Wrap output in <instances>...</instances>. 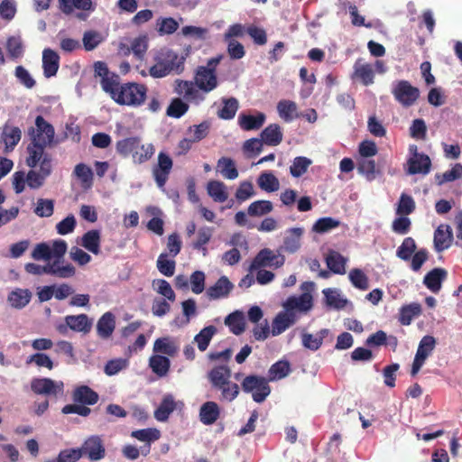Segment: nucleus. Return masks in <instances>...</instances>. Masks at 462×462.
I'll use <instances>...</instances> for the list:
<instances>
[{
  "instance_id": "nucleus-1",
  "label": "nucleus",
  "mask_w": 462,
  "mask_h": 462,
  "mask_svg": "<svg viewBox=\"0 0 462 462\" xmlns=\"http://www.w3.org/2000/svg\"><path fill=\"white\" fill-rule=\"evenodd\" d=\"M25 163L31 170L26 174V183L32 189L43 186L46 179L52 172V155L38 145L26 148Z\"/></svg>"
},
{
  "instance_id": "nucleus-2",
  "label": "nucleus",
  "mask_w": 462,
  "mask_h": 462,
  "mask_svg": "<svg viewBox=\"0 0 462 462\" xmlns=\"http://www.w3.org/2000/svg\"><path fill=\"white\" fill-rule=\"evenodd\" d=\"M155 64L149 69L152 78H163L171 73L180 74L184 70L185 57H180L170 49L161 50L154 57Z\"/></svg>"
},
{
  "instance_id": "nucleus-3",
  "label": "nucleus",
  "mask_w": 462,
  "mask_h": 462,
  "mask_svg": "<svg viewBox=\"0 0 462 462\" xmlns=\"http://www.w3.org/2000/svg\"><path fill=\"white\" fill-rule=\"evenodd\" d=\"M116 152L124 156H132L134 163L142 164L149 161L155 152L152 143H142L140 137H127L116 142Z\"/></svg>"
},
{
  "instance_id": "nucleus-4",
  "label": "nucleus",
  "mask_w": 462,
  "mask_h": 462,
  "mask_svg": "<svg viewBox=\"0 0 462 462\" xmlns=\"http://www.w3.org/2000/svg\"><path fill=\"white\" fill-rule=\"evenodd\" d=\"M223 59V55L219 54L208 60L206 65L198 66L194 71V82L180 81L178 87H217V68Z\"/></svg>"
},
{
  "instance_id": "nucleus-5",
  "label": "nucleus",
  "mask_w": 462,
  "mask_h": 462,
  "mask_svg": "<svg viewBox=\"0 0 462 462\" xmlns=\"http://www.w3.org/2000/svg\"><path fill=\"white\" fill-rule=\"evenodd\" d=\"M269 380L259 375L250 374L244 378L241 383L242 390L246 393H252L255 402H263L271 393Z\"/></svg>"
},
{
  "instance_id": "nucleus-6",
  "label": "nucleus",
  "mask_w": 462,
  "mask_h": 462,
  "mask_svg": "<svg viewBox=\"0 0 462 462\" xmlns=\"http://www.w3.org/2000/svg\"><path fill=\"white\" fill-rule=\"evenodd\" d=\"M24 269L31 274L42 275L46 273L63 279L73 277L76 273V269L71 263L58 265V262L48 263L43 266L28 263L25 264Z\"/></svg>"
},
{
  "instance_id": "nucleus-7",
  "label": "nucleus",
  "mask_w": 462,
  "mask_h": 462,
  "mask_svg": "<svg viewBox=\"0 0 462 462\" xmlns=\"http://www.w3.org/2000/svg\"><path fill=\"white\" fill-rule=\"evenodd\" d=\"M147 88H104L119 105L140 106L146 97Z\"/></svg>"
},
{
  "instance_id": "nucleus-8",
  "label": "nucleus",
  "mask_w": 462,
  "mask_h": 462,
  "mask_svg": "<svg viewBox=\"0 0 462 462\" xmlns=\"http://www.w3.org/2000/svg\"><path fill=\"white\" fill-rule=\"evenodd\" d=\"M35 125L37 132L33 134L32 141L27 147L38 145L45 151L47 146H51L53 143L55 134L54 128L42 116H38L36 117Z\"/></svg>"
},
{
  "instance_id": "nucleus-9",
  "label": "nucleus",
  "mask_w": 462,
  "mask_h": 462,
  "mask_svg": "<svg viewBox=\"0 0 462 462\" xmlns=\"http://www.w3.org/2000/svg\"><path fill=\"white\" fill-rule=\"evenodd\" d=\"M79 448L82 457L90 461H99L106 455L104 439L99 435L88 436Z\"/></svg>"
},
{
  "instance_id": "nucleus-10",
  "label": "nucleus",
  "mask_w": 462,
  "mask_h": 462,
  "mask_svg": "<svg viewBox=\"0 0 462 462\" xmlns=\"http://www.w3.org/2000/svg\"><path fill=\"white\" fill-rule=\"evenodd\" d=\"M64 323L57 326V330L61 335H66L69 329L75 332L88 334L92 328V319L87 314L68 315Z\"/></svg>"
},
{
  "instance_id": "nucleus-11",
  "label": "nucleus",
  "mask_w": 462,
  "mask_h": 462,
  "mask_svg": "<svg viewBox=\"0 0 462 462\" xmlns=\"http://www.w3.org/2000/svg\"><path fill=\"white\" fill-rule=\"evenodd\" d=\"M95 77L100 78L102 87H142L135 82H128L120 84L119 76L108 69V67L104 61H97L94 64Z\"/></svg>"
},
{
  "instance_id": "nucleus-12",
  "label": "nucleus",
  "mask_w": 462,
  "mask_h": 462,
  "mask_svg": "<svg viewBox=\"0 0 462 462\" xmlns=\"http://www.w3.org/2000/svg\"><path fill=\"white\" fill-rule=\"evenodd\" d=\"M31 390L35 394L46 396H57L62 394L64 384L61 381H54L51 378H33L31 381Z\"/></svg>"
},
{
  "instance_id": "nucleus-13",
  "label": "nucleus",
  "mask_w": 462,
  "mask_h": 462,
  "mask_svg": "<svg viewBox=\"0 0 462 462\" xmlns=\"http://www.w3.org/2000/svg\"><path fill=\"white\" fill-rule=\"evenodd\" d=\"M285 258L282 254H275L269 248L262 249L254 258L250 269L255 270L262 267L279 268L284 264Z\"/></svg>"
},
{
  "instance_id": "nucleus-14",
  "label": "nucleus",
  "mask_w": 462,
  "mask_h": 462,
  "mask_svg": "<svg viewBox=\"0 0 462 462\" xmlns=\"http://www.w3.org/2000/svg\"><path fill=\"white\" fill-rule=\"evenodd\" d=\"M412 156L408 160V173L428 174L431 168V161L427 154L418 152L416 145H411L409 148Z\"/></svg>"
},
{
  "instance_id": "nucleus-15",
  "label": "nucleus",
  "mask_w": 462,
  "mask_h": 462,
  "mask_svg": "<svg viewBox=\"0 0 462 462\" xmlns=\"http://www.w3.org/2000/svg\"><path fill=\"white\" fill-rule=\"evenodd\" d=\"M436 345V340L432 336H425L420 340L413 363L411 370V376H415L421 366L423 365L425 360L431 354Z\"/></svg>"
},
{
  "instance_id": "nucleus-16",
  "label": "nucleus",
  "mask_w": 462,
  "mask_h": 462,
  "mask_svg": "<svg viewBox=\"0 0 462 462\" xmlns=\"http://www.w3.org/2000/svg\"><path fill=\"white\" fill-rule=\"evenodd\" d=\"M172 164V160L168 154L162 152L159 153L158 163L152 170L154 180L159 188H163L166 184Z\"/></svg>"
},
{
  "instance_id": "nucleus-17",
  "label": "nucleus",
  "mask_w": 462,
  "mask_h": 462,
  "mask_svg": "<svg viewBox=\"0 0 462 462\" xmlns=\"http://www.w3.org/2000/svg\"><path fill=\"white\" fill-rule=\"evenodd\" d=\"M116 329V316L110 312H105L97 322V334L101 339H108Z\"/></svg>"
},
{
  "instance_id": "nucleus-18",
  "label": "nucleus",
  "mask_w": 462,
  "mask_h": 462,
  "mask_svg": "<svg viewBox=\"0 0 462 462\" xmlns=\"http://www.w3.org/2000/svg\"><path fill=\"white\" fill-rule=\"evenodd\" d=\"M234 285L226 276H221L213 286L207 290V295L211 300L226 298L233 290Z\"/></svg>"
},
{
  "instance_id": "nucleus-19",
  "label": "nucleus",
  "mask_w": 462,
  "mask_h": 462,
  "mask_svg": "<svg viewBox=\"0 0 462 462\" xmlns=\"http://www.w3.org/2000/svg\"><path fill=\"white\" fill-rule=\"evenodd\" d=\"M72 399L77 403L94 405L98 402L99 396L89 386L80 385L73 391Z\"/></svg>"
},
{
  "instance_id": "nucleus-20",
  "label": "nucleus",
  "mask_w": 462,
  "mask_h": 462,
  "mask_svg": "<svg viewBox=\"0 0 462 462\" xmlns=\"http://www.w3.org/2000/svg\"><path fill=\"white\" fill-rule=\"evenodd\" d=\"M284 308L289 313H292L294 310L307 311L312 308V296L305 292L299 297H290L284 303Z\"/></svg>"
},
{
  "instance_id": "nucleus-21",
  "label": "nucleus",
  "mask_w": 462,
  "mask_h": 462,
  "mask_svg": "<svg viewBox=\"0 0 462 462\" xmlns=\"http://www.w3.org/2000/svg\"><path fill=\"white\" fill-rule=\"evenodd\" d=\"M447 271L443 268H434L423 279L424 285L432 292L437 293L441 288L442 282L447 277Z\"/></svg>"
},
{
  "instance_id": "nucleus-22",
  "label": "nucleus",
  "mask_w": 462,
  "mask_h": 462,
  "mask_svg": "<svg viewBox=\"0 0 462 462\" xmlns=\"http://www.w3.org/2000/svg\"><path fill=\"white\" fill-rule=\"evenodd\" d=\"M60 66V57L54 51L45 49L42 52V68L46 78L55 76Z\"/></svg>"
},
{
  "instance_id": "nucleus-23",
  "label": "nucleus",
  "mask_w": 462,
  "mask_h": 462,
  "mask_svg": "<svg viewBox=\"0 0 462 462\" xmlns=\"http://www.w3.org/2000/svg\"><path fill=\"white\" fill-rule=\"evenodd\" d=\"M22 137V132L19 127L5 125L2 132V140L5 143V152H12Z\"/></svg>"
},
{
  "instance_id": "nucleus-24",
  "label": "nucleus",
  "mask_w": 462,
  "mask_h": 462,
  "mask_svg": "<svg viewBox=\"0 0 462 462\" xmlns=\"http://www.w3.org/2000/svg\"><path fill=\"white\" fill-rule=\"evenodd\" d=\"M220 415V409L215 402H206L199 409V420L204 425L214 424Z\"/></svg>"
},
{
  "instance_id": "nucleus-25",
  "label": "nucleus",
  "mask_w": 462,
  "mask_h": 462,
  "mask_svg": "<svg viewBox=\"0 0 462 462\" xmlns=\"http://www.w3.org/2000/svg\"><path fill=\"white\" fill-rule=\"evenodd\" d=\"M231 377V370L226 365H217L208 373V378L213 388L221 387Z\"/></svg>"
},
{
  "instance_id": "nucleus-26",
  "label": "nucleus",
  "mask_w": 462,
  "mask_h": 462,
  "mask_svg": "<svg viewBox=\"0 0 462 462\" xmlns=\"http://www.w3.org/2000/svg\"><path fill=\"white\" fill-rule=\"evenodd\" d=\"M265 119V115L261 112H258L254 116L242 114L238 117V123L243 130H258L263 125Z\"/></svg>"
},
{
  "instance_id": "nucleus-27",
  "label": "nucleus",
  "mask_w": 462,
  "mask_h": 462,
  "mask_svg": "<svg viewBox=\"0 0 462 462\" xmlns=\"http://www.w3.org/2000/svg\"><path fill=\"white\" fill-rule=\"evenodd\" d=\"M282 132L281 126L277 124H272L265 127L261 133L263 143L271 146H276L282 141Z\"/></svg>"
},
{
  "instance_id": "nucleus-28",
  "label": "nucleus",
  "mask_w": 462,
  "mask_h": 462,
  "mask_svg": "<svg viewBox=\"0 0 462 462\" xmlns=\"http://www.w3.org/2000/svg\"><path fill=\"white\" fill-rule=\"evenodd\" d=\"M326 263L330 272L337 274L346 273V259L340 253L330 250L326 257Z\"/></svg>"
},
{
  "instance_id": "nucleus-29",
  "label": "nucleus",
  "mask_w": 462,
  "mask_h": 462,
  "mask_svg": "<svg viewBox=\"0 0 462 462\" xmlns=\"http://www.w3.org/2000/svg\"><path fill=\"white\" fill-rule=\"evenodd\" d=\"M295 322V315L293 313L281 312L273 321L272 334L278 336L284 332L290 326Z\"/></svg>"
},
{
  "instance_id": "nucleus-30",
  "label": "nucleus",
  "mask_w": 462,
  "mask_h": 462,
  "mask_svg": "<svg viewBox=\"0 0 462 462\" xmlns=\"http://www.w3.org/2000/svg\"><path fill=\"white\" fill-rule=\"evenodd\" d=\"M176 403L171 395H166L162 400L159 407L154 411V418L158 421H166L171 413L175 410Z\"/></svg>"
},
{
  "instance_id": "nucleus-31",
  "label": "nucleus",
  "mask_w": 462,
  "mask_h": 462,
  "mask_svg": "<svg viewBox=\"0 0 462 462\" xmlns=\"http://www.w3.org/2000/svg\"><path fill=\"white\" fill-rule=\"evenodd\" d=\"M452 235L448 226L446 230L439 226L434 232V247L437 252H442L450 246Z\"/></svg>"
},
{
  "instance_id": "nucleus-32",
  "label": "nucleus",
  "mask_w": 462,
  "mask_h": 462,
  "mask_svg": "<svg viewBox=\"0 0 462 462\" xmlns=\"http://www.w3.org/2000/svg\"><path fill=\"white\" fill-rule=\"evenodd\" d=\"M100 232L96 229L86 232L82 236V246L94 254L100 253Z\"/></svg>"
},
{
  "instance_id": "nucleus-33",
  "label": "nucleus",
  "mask_w": 462,
  "mask_h": 462,
  "mask_svg": "<svg viewBox=\"0 0 462 462\" xmlns=\"http://www.w3.org/2000/svg\"><path fill=\"white\" fill-rule=\"evenodd\" d=\"M328 335V329L323 328L319 331L317 336H313L310 333H302L301 340L304 347L311 350L317 351L323 343V339Z\"/></svg>"
},
{
  "instance_id": "nucleus-34",
  "label": "nucleus",
  "mask_w": 462,
  "mask_h": 462,
  "mask_svg": "<svg viewBox=\"0 0 462 462\" xmlns=\"http://www.w3.org/2000/svg\"><path fill=\"white\" fill-rule=\"evenodd\" d=\"M396 100L404 106H411L419 97V88H393Z\"/></svg>"
},
{
  "instance_id": "nucleus-35",
  "label": "nucleus",
  "mask_w": 462,
  "mask_h": 462,
  "mask_svg": "<svg viewBox=\"0 0 462 462\" xmlns=\"http://www.w3.org/2000/svg\"><path fill=\"white\" fill-rule=\"evenodd\" d=\"M217 170L227 180H235L238 177V171L235 162L228 157H221L217 161Z\"/></svg>"
},
{
  "instance_id": "nucleus-36",
  "label": "nucleus",
  "mask_w": 462,
  "mask_h": 462,
  "mask_svg": "<svg viewBox=\"0 0 462 462\" xmlns=\"http://www.w3.org/2000/svg\"><path fill=\"white\" fill-rule=\"evenodd\" d=\"M149 365L154 374L162 377L168 374L171 366V361L166 356L154 355L150 357Z\"/></svg>"
},
{
  "instance_id": "nucleus-37",
  "label": "nucleus",
  "mask_w": 462,
  "mask_h": 462,
  "mask_svg": "<svg viewBox=\"0 0 462 462\" xmlns=\"http://www.w3.org/2000/svg\"><path fill=\"white\" fill-rule=\"evenodd\" d=\"M207 190L208 195L217 202H225L228 198L226 185L219 180L208 181Z\"/></svg>"
},
{
  "instance_id": "nucleus-38",
  "label": "nucleus",
  "mask_w": 462,
  "mask_h": 462,
  "mask_svg": "<svg viewBox=\"0 0 462 462\" xmlns=\"http://www.w3.org/2000/svg\"><path fill=\"white\" fill-rule=\"evenodd\" d=\"M421 312V307L419 303H411L404 305L400 309L399 322L403 326L411 323L414 317L419 316Z\"/></svg>"
},
{
  "instance_id": "nucleus-39",
  "label": "nucleus",
  "mask_w": 462,
  "mask_h": 462,
  "mask_svg": "<svg viewBox=\"0 0 462 462\" xmlns=\"http://www.w3.org/2000/svg\"><path fill=\"white\" fill-rule=\"evenodd\" d=\"M225 324L229 327L233 334L237 336L242 334L245 329V318L240 311H235L229 314L225 319Z\"/></svg>"
},
{
  "instance_id": "nucleus-40",
  "label": "nucleus",
  "mask_w": 462,
  "mask_h": 462,
  "mask_svg": "<svg viewBox=\"0 0 462 462\" xmlns=\"http://www.w3.org/2000/svg\"><path fill=\"white\" fill-rule=\"evenodd\" d=\"M291 373V365L287 360H280L271 365L268 371L269 381L281 380Z\"/></svg>"
},
{
  "instance_id": "nucleus-41",
  "label": "nucleus",
  "mask_w": 462,
  "mask_h": 462,
  "mask_svg": "<svg viewBox=\"0 0 462 462\" xmlns=\"http://www.w3.org/2000/svg\"><path fill=\"white\" fill-rule=\"evenodd\" d=\"M273 205L270 200H256L252 202L247 208V215L254 217H260L271 213Z\"/></svg>"
},
{
  "instance_id": "nucleus-42",
  "label": "nucleus",
  "mask_w": 462,
  "mask_h": 462,
  "mask_svg": "<svg viewBox=\"0 0 462 462\" xmlns=\"http://www.w3.org/2000/svg\"><path fill=\"white\" fill-rule=\"evenodd\" d=\"M279 116L285 122H291L298 116L297 106L295 102L290 100H281L277 105Z\"/></svg>"
},
{
  "instance_id": "nucleus-43",
  "label": "nucleus",
  "mask_w": 462,
  "mask_h": 462,
  "mask_svg": "<svg viewBox=\"0 0 462 462\" xmlns=\"http://www.w3.org/2000/svg\"><path fill=\"white\" fill-rule=\"evenodd\" d=\"M288 236L284 239V248L290 253L296 252L300 246V237L303 231L300 227L291 228Z\"/></svg>"
},
{
  "instance_id": "nucleus-44",
  "label": "nucleus",
  "mask_w": 462,
  "mask_h": 462,
  "mask_svg": "<svg viewBox=\"0 0 462 462\" xmlns=\"http://www.w3.org/2000/svg\"><path fill=\"white\" fill-rule=\"evenodd\" d=\"M258 186L266 192H274L279 189L280 182L272 172H263L257 180Z\"/></svg>"
},
{
  "instance_id": "nucleus-45",
  "label": "nucleus",
  "mask_w": 462,
  "mask_h": 462,
  "mask_svg": "<svg viewBox=\"0 0 462 462\" xmlns=\"http://www.w3.org/2000/svg\"><path fill=\"white\" fill-rule=\"evenodd\" d=\"M31 300V293L28 290L18 289L12 291L8 296V300L12 307L22 309L25 307Z\"/></svg>"
},
{
  "instance_id": "nucleus-46",
  "label": "nucleus",
  "mask_w": 462,
  "mask_h": 462,
  "mask_svg": "<svg viewBox=\"0 0 462 462\" xmlns=\"http://www.w3.org/2000/svg\"><path fill=\"white\" fill-rule=\"evenodd\" d=\"M416 248L415 240L412 237H406L398 247L396 255L403 261H409L415 253Z\"/></svg>"
},
{
  "instance_id": "nucleus-47",
  "label": "nucleus",
  "mask_w": 462,
  "mask_h": 462,
  "mask_svg": "<svg viewBox=\"0 0 462 462\" xmlns=\"http://www.w3.org/2000/svg\"><path fill=\"white\" fill-rule=\"evenodd\" d=\"M216 331V328L210 325L201 329L200 332L198 335H196L194 339L197 342L198 348L200 351L203 352L208 348L210 340L213 337Z\"/></svg>"
},
{
  "instance_id": "nucleus-48",
  "label": "nucleus",
  "mask_w": 462,
  "mask_h": 462,
  "mask_svg": "<svg viewBox=\"0 0 462 462\" xmlns=\"http://www.w3.org/2000/svg\"><path fill=\"white\" fill-rule=\"evenodd\" d=\"M311 162V160L307 157L298 156L294 158L292 164L290 167V173L294 178H299L308 171Z\"/></svg>"
},
{
  "instance_id": "nucleus-49",
  "label": "nucleus",
  "mask_w": 462,
  "mask_h": 462,
  "mask_svg": "<svg viewBox=\"0 0 462 462\" xmlns=\"http://www.w3.org/2000/svg\"><path fill=\"white\" fill-rule=\"evenodd\" d=\"M415 201L411 196L402 193L396 208V214L400 216H408L415 210Z\"/></svg>"
},
{
  "instance_id": "nucleus-50",
  "label": "nucleus",
  "mask_w": 462,
  "mask_h": 462,
  "mask_svg": "<svg viewBox=\"0 0 462 462\" xmlns=\"http://www.w3.org/2000/svg\"><path fill=\"white\" fill-rule=\"evenodd\" d=\"M348 277L354 287L362 291L369 288L368 277L361 269H352L349 272Z\"/></svg>"
},
{
  "instance_id": "nucleus-51",
  "label": "nucleus",
  "mask_w": 462,
  "mask_h": 462,
  "mask_svg": "<svg viewBox=\"0 0 462 462\" xmlns=\"http://www.w3.org/2000/svg\"><path fill=\"white\" fill-rule=\"evenodd\" d=\"M156 265L159 272L167 277L172 276L175 273L176 263L168 259L167 254L162 253L159 255Z\"/></svg>"
},
{
  "instance_id": "nucleus-52",
  "label": "nucleus",
  "mask_w": 462,
  "mask_h": 462,
  "mask_svg": "<svg viewBox=\"0 0 462 462\" xmlns=\"http://www.w3.org/2000/svg\"><path fill=\"white\" fill-rule=\"evenodd\" d=\"M327 305L337 309L342 310L347 304V300L342 299L337 291L332 289H326L323 291Z\"/></svg>"
},
{
  "instance_id": "nucleus-53",
  "label": "nucleus",
  "mask_w": 462,
  "mask_h": 462,
  "mask_svg": "<svg viewBox=\"0 0 462 462\" xmlns=\"http://www.w3.org/2000/svg\"><path fill=\"white\" fill-rule=\"evenodd\" d=\"M6 50L9 56L18 59L23 54V42L20 36H10L6 41Z\"/></svg>"
},
{
  "instance_id": "nucleus-54",
  "label": "nucleus",
  "mask_w": 462,
  "mask_h": 462,
  "mask_svg": "<svg viewBox=\"0 0 462 462\" xmlns=\"http://www.w3.org/2000/svg\"><path fill=\"white\" fill-rule=\"evenodd\" d=\"M131 436L140 441L152 442L160 439L161 432L157 429L147 428L134 430L132 432Z\"/></svg>"
},
{
  "instance_id": "nucleus-55",
  "label": "nucleus",
  "mask_w": 462,
  "mask_h": 462,
  "mask_svg": "<svg viewBox=\"0 0 462 462\" xmlns=\"http://www.w3.org/2000/svg\"><path fill=\"white\" fill-rule=\"evenodd\" d=\"M340 225V222L330 217L319 218L312 226V231L316 233L328 232Z\"/></svg>"
},
{
  "instance_id": "nucleus-56",
  "label": "nucleus",
  "mask_w": 462,
  "mask_h": 462,
  "mask_svg": "<svg viewBox=\"0 0 462 462\" xmlns=\"http://www.w3.org/2000/svg\"><path fill=\"white\" fill-rule=\"evenodd\" d=\"M221 392V400L226 402L234 401L239 394V386L236 383L227 380L221 387L217 388Z\"/></svg>"
},
{
  "instance_id": "nucleus-57",
  "label": "nucleus",
  "mask_w": 462,
  "mask_h": 462,
  "mask_svg": "<svg viewBox=\"0 0 462 462\" xmlns=\"http://www.w3.org/2000/svg\"><path fill=\"white\" fill-rule=\"evenodd\" d=\"M357 170L359 173L365 176L367 180L371 181L375 179L376 166L374 160L367 158L360 160L358 162Z\"/></svg>"
},
{
  "instance_id": "nucleus-58",
  "label": "nucleus",
  "mask_w": 462,
  "mask_h": 462,
  "mask_svg": "<svg viewBox=\"0 0 462 462\" xmlns=\"http://www.w3.org/2000/svg\"><path fill=\"white\" fill-rule=\"evenodd\" d=\"M130 46L136 60H143L148 49L147 37L143 35L134 38Z\"/></svg>"
},
{
  "instance_id": "nucleus-59",
  "label": "nucleus",
  "mask_w": 462,
  "mask_h": 462,
  "mask_svg": "<svg viewBox=\"0 0 462 462\" xmlns=\"http://www.w3.org/2000/svg\"><path fill=\"white\" fill-rule=\"evenodd\" d=\"M189 109L188 104L183 102L180 98L176 97L172 99L167 108V116L173 118L181 117Z\"/></svg>"
},
{
  "instance_id": "nucleus-60",
  "label": "nucleus",
  "mask_w": 462,
  "mask_h": 462,
  "mask_svg": "<svg viewBox=\"0 0 462 462\" xmlns=\"http://www.w3.org/2000/svg\"><path fill=\"white\" fill-rule=\"evenodd\" d=\"M210 128V124L208 121H203L202 123L199 125H195L193 126H190L188 129V133L191 135L189 136L195 143H198L204 138L207 137Z\"/></svg>"
},
{
  "instance_id": "nucleus-61",
  "label": "nucleus",
  "mask_w": 462,
  "mask_h": 462,
  "mask_svg": "<svg viewBox=\"0 0 462 462\" xmlns=\"http://www.w3.org/2000/svg\"><path fill=\"white\" fill-rule=\"evenodd\" d=\"M153 351L173 356L177 352L176 346L167 337L158 338L153 345Z\"/></svg>"
},
{
  "instance_id": "nucleus-62",
  "label": "nucleus",
  "mask_w": 462,
  "mask_h": 462,
  "mask_svg": "<svg viewBox=\"0 0 462 462\" xmlns=\"http://www.w3.org/2000/svg\"><path fill=\"white\" fill-rule=\"evenodd\" d=\"M54 201L52 199H39L34 213L40 217H49L53 215Z\"/></svg>"
},
{
  "instance_id": "nucleus-63",
  "label": "nucleus",
  "mask_w": 462,
  "mask_h": 462,
  "mask_svg": "<svg viewBox=\"0 0 462 462\" xmlns=\"http://www.w3.org/2000/svg\"><path fill=\"white\" fill-rule=\"evenodd\" d=\"M355 76L362 84L367 86L373 83L374 73L371 65L365 64L356 67Z\"/></svg>"
},
{
  "instance_id": "nucleus-64",
  "label": "nucleus",
  "mask_w": 462,
  "mask_h": 462,
  "mask_svg": "<svg viewBox=\"0 0 462 462\" xmlns=\"http://www.w3.org/2000/svg\"><path fill=\"white\" fill-rule=\"evenodd\" d=\"M238 109V102L236 98L231 97L224 101L223 107L218 112V116L222 119H232Z\"/></svg>"
}]
</instances>
